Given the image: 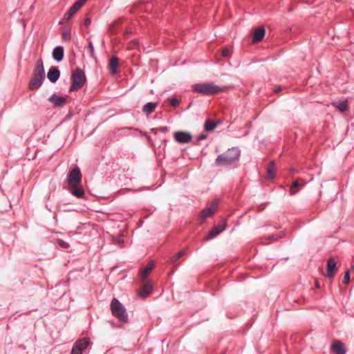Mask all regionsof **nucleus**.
<instances>
[{"label": "nucleus", "mask_w": 354, "mask_h": 354, "mask_svg": "<svg viewBox=\"0 0 354 354\" xmlns=\"http://www.w3.org/2000/svg\"><path fill=\"white\" fill-rule=\"evenodd\" d=\"M349 280H350V272H349V270H348L345 272V274H344L342 281L344 284H347L349 282Z\"/></svg>", "instance_id": "obj_34"}, {"label": "nucleus", "mask_w": 354, "mask_h": 354, "mask_svg": "<svg viewBox=\"0 0 354 354\" xmlns=\"http://www.w3.org/2000/svg\"><path fill=\"white\" fill-rule=\"evenodd\" d=\"M45 80V71L44 68L43 60H37L33 70L32 77H31L28 88L31 91L38 89L43 84Z\"/></svg>", "instance_id": "obj_3"}, {"label": "nucleus", "mask_w": 354, "mask_h": 354, "mask_svg": "<svg viewBox=\"0 0 354 354\" xmlns=\"http://www.w3.org/2000/svg\"><path fill=\"white\" fill-rule=\"evenodd\" d=\"M175 141L179 144H186L192 139V133L188 131H176L174 134Z\"/></svg>", "instance_id": "obj_8"}, {"label": "nucleus", "mask_w": 354, "mask_h": 354, "mask_svg": "<svg viewBox=\"0 0 354 354\" xmlns=\"http://www.w3.org/2000/svg\"><path fill=\"white\" fill-rule=\"evenodd\" d=\"M91 19L87 18L84 21V24H85V26H88L91 24Z\"/></svg>", "instance_id": "obj_40"}, {"label": "nucleus", "mask_w": 354, "mask_h": 354, "mask_svg": "<svg viewBox=\"0 0 354 354\" xmlns=\"http://www.w3.org/2000/svg\"><path fill=\"white\" fill-rule=\"evenodd\" d=\"M88 0H79L76 1L74 5L78 8L80 9V8Z\"/></svg>", "instance_id": "obj_36"}, {"label": "nucleus", "mask_w": 354, "mask_h": 354, "mask_svg": "<svg viewBox=\"0 0 354 354\" xmlns=\"http://www.w3.org/2000/svg\"><path fill=\"white\" fill-rule=\"evenodd\" d=\"M169 101L170 105L173 107H176L180 104V101L177 98H175V97L170 98L169 100Z\"/></svg>", "instance_id": "obj_30"}, {"label": "nucleus", "mask_w": 354, "mask_h": 354, "mask_svg": "<svg viewBox=\"0 0 354 354\" xmlns=\"http://www.w3.org/2000/svg\"><path fill=\"white\" fill-rule=\"evenodd\" d=\"M56 243L60 248H62V249H64V250H67L70 248V244L68 242H66L61 239H57L56 241Z\"/></svg>", "instance_id": "obj_27"}, {"label": "nucleus", "mask_w": 354, "mask_h": 354, "mask_svg": "<svg viewBox=\"0 0 354 354\" xmlns=\"http://www.w3.org/2000/svg\"><path fill=\"white\" fill-rule=\"evenodd\" d=\"M71 354H82V352L77 351V350L75 351V353H73V347Z\"/></svg>", "instance_id": "obj_43"}, {"label": "nucleus", "mask_w": 354, "mask_h": 354, "mask_svg": "<svg viewBox=\"0 0 354 354\" xmlns=\"http://www.w3.org/2000/svg\"><path fill=\"white\" fill-rule=\"evenodd\" d=\"M219 200L218 198L214 199L208 207L203 209L200 214V219L202 222L205 221L206 218L211 217L218 208Z\"/></svg>", "instance_id": "obj_7"}, {"label": "nucleus", "mask_w": 354, "mask_h": 354, "mask_svg": "<svg viewBox=\"0 0 354 354\" xmlns=\"http://www.w3.org/2000/svg\"><path fill=\"white\" fill-rule=\"evenodd\" d=\"M88 0H79L76 1L74 5L78 8L80 9V8Z\"/></svg>", "instance_id": "obj_35"}, {"label": "nucleus", "mask_w": 354, "mask_h": 354, "mask_svg": "<svg viewBox=\"0 0 354 354\" xmlns=\"http://www.w3.org/2000/svg\"><path fill=\"white\" fill-rule=\"evenodd\" d=\"M60 77V71L57 66H51L48 71L47 78L52 83H55Z\"/></svg>", "instance_id": "obj_12"}, {"label": "nucleus", "mask_w": 354, "mask_h": 354, "mask_svg": "<svg viewBox=\"0 0 354 354\" xmlns=\"http://www.w3.org/2000/svg\"><path fill=\"white\" fill-rule=\"evenodd\" d=\"M158 131L161 132V133H167L169 131V129H168L167 127H160L158 129H151V131L155 133H157Z\"/></svg>", "instance_id": "obj_29"}, {"label": "nucleus", "mask_w": 354, "mask_h": 354, "mask_svg": "<svg viewBox=\"0 0 354 354\" xmlns=\"http://www.w3.org/2000/svg\"><path fill=\"white\" fill-rule=\"evenodd\" d=\"M315 286L317 288H319V284L317 281H316Z\"/></svg>", "instance_id": "obj_45"}, {"label": "nucleus", "mask_w": 354, "mask_h": 354, "mask_svg": "<svg viewBox=\"0 0 354 354\" xmlns=\"http://www.w3.org/2000/svg\"><path fill=\"white\" fill-rule=\"evenodd\" d=\"M232 52L228 48H224L222 50L221 55L224 57H229L231 56Z\"/></svg>", "instance_id": "obj_33"}, {"label": "nucleus", "mask_w": 354, "mask_h": 354, "mask_svg": "<svg viewBox=\"0 0 354 354\" xmlns=\"http://www.w3.org/2000/svg\"><path fill=\"white\" fill-rule=\"evenodd\" d=\"M90 339L88 337H84L77 340L73 346V353H75L76 350L83 353L90 344Z\"/></svg>", "instance_id": "obj_10"}, {"label": "nucleus", "mask_w": 354, "mask_h": 354, "mask_svg": "<svg viewBox=\"0 0 354 354\" xmlns=\"http://www.w3.org/2000/svg\"><path fill=\"white\" fill-rule=\"evenodd\" d=\"M241 151L238 147H232L227 151L217 156L215 160L216 166H229L232 165L239 160Z\"/></svg>", "instance_id": "obj_2"}, {"label": "nucleus", "mask_w": 354, "mask_h": 354, "mask_svg": "<svg viewBox=\"0 0 354 354\" xmlns=\"http://www.w3.org/2000/svg\"><path fill=\"white\" fill-rule=\"evenodd\" d=\"M301 185L298 180H295L290 187V195H295L296 194L300 189Z\"/></svg>", "instance_id": "obj_25"}, {"label": "nucleus", "mask_w": 354, "mask_h": 354, "mask_svg": "<svg viewBox=\"0 0 354 354\" xmlns=\"http://www.w3.org/2000/svg\"><path fill=\"white\" fill-rule=\"evenodd\" d=\"M115 243H117V244L120 245V244H122V243H123V240H122V238L120 237V238L117 239V241H115Z\"/></svg>", "instance_id": "obj_39"}, {"label": "nucleus", "mask_w": 354, "mask_h": 354, "mask_svg": "<svg viewBox=\"0 0 354 354\" xmlns=\"http://www.w3.org/2000/svg\"><path fill=\"white\" fill-rule=\"evenodd\" d=\"M79 9L73 4L70 9L64 14V19L69 20Z\"/></svg>", "instance_id": "obj_24"}, {"label": "nucleus", "mask_w": 354, "mask_h": 354, "mask_svg": "<svg viewBox=\"0 0 354 354\" xmlns=\"http://www.w3.org/2000/svg\"><path fill=\"white\" fill-rule=\"evenodd\" d=\"M64 55V48L61 46H56L53 50V57L56 62H61L63 60Z\"/></svg>", "instance_id": "obj_15"}, {"label": "nucleus", "mask_w": 354, "mask_h": 354, "mask_svg": "<svg viewBox=\"0 0 354 354\" xmlns=\"http://www.w3.org/2000/svg\"><path fill=\"white\" fill-rule=\"evenodd\" d=\"M62 39L64 41H69L71 39V33L69 31L64 30L62 32Z\"/></svg>", "instance_id": "obj_32"}, {"label": "nucleus", "mask_w": 354, "mask_h": 354, "mask_svg": "<svg viewBox=\"0 0 354 354\" xmlns=\"http://www.w3.org/2000/svg\"><path fill=\"white\" fill-rule=\"evenodd\" d=\"M231 86H219L213 82H205L196 84L192 86L194 91L202 94L203 95L210 96L225 92L232 88Z\"/></svg>", "instance_id": "obj_1"}, {"label": "nucleus", "mask_w": 354, "mask_h": 354, "mask_svg": "<svg viewBox=\"0 0 354 354\" xmlns=\"http://www.w3.org/2000/svg\"><path fill=\"white\" fill-rule=\"evenodd\" d=\"M176 254H177V256H178L180 258V257H182L183 256L185 255V250H181V251H179L178 252H177Z\"/></svg>", "instance_id": "obj_38"}, {"label": "nucleus", "mask_w": 354, "mask_h": 354, "mask_svg": "<svg viewBox=\"0 0 354 354\" xmlns=\"http://www.w3.org/2000/svg\"><path fill=\"white\" fill-rule=\"evenodd\" d=\"M48 101L53 103L55 106H62L66 104V99L62 96H58L56 94L51 95Z\"/></svg>", "instance_id": "obj_13"}, {"label": "nucleus", "mask_w": 354, "mask_h": 354, "mask_svg": "<svg viewBox=\"0 0 354 354\" xmlns=\"http://www.w3.org/2000/svg\"><path fill=\"white\" fill-rule=\"evenodd\" d=\"M87 49L90 54V56L91 57H94V47L91 41H88Z\"/></svg>", "instance_id": "obj_28"}, {"label": "nucleus", "mask_w": 354, "mask_h": 354, "mask_svg": "<svg viewBox=\"0 0 354 354\" xmlns=\"http://www.w3.org/2000/svg\"><path fill=\"white\" fill-rule=\"evenodd\" d=\"M157 105V102H147L142 106V111L148 115L155 111Z\"/></svg>", "instance_id": "obj_20"}, {"label": "nucleus", "mask_w": 354, "mask_h": 354, "mask_svg": "<svg viewBox=\"0 0 354 354\" xmlns=\"http://www.w3.org/2000/svg\"><path fill=\"white\" fill-rule=\"evenodd\" d=\"M118 66V59L116 57H112L109 62L110 73L112 75H115L117 73V68Z\"/></svg>", "instance_id": "obj_22"}, {"label": "nucleus", "mask_w": 354, "mask_h": 354, "mask_svg": "<svg viewBox=\"0 0 354 354\" xmlns=\"http://www.w3.org/2000/svg\"><path fill=\"white\" fill-rule=\"evenodd\" d=\"M336 260L334 257H330L327 261L326 277L332 278L335 274Z\"/></svg>", "instance_id": "obj_11"}, {"label": "nucleus", "mask_w": 354, "mask_h": 354, "mask_svg": "<svg viewBox=\"0 0 354 354\" xmlns=\"http://www.w3.org/2000/svg\"><path fill=\"white\" fill-rule=\"evenodd\" d=\"M153 267V263L149 262L147 266L140 272L139 276L142 281H144L148 277Z\"/></svg>", "instance_id": "obj_16"}, {"label": "nucleus", "mask_w": 354, "mask_h": 354, "mask_svg": "<svg viewBox=\"0 0 354 354\" xmlns=\"http://www.w3.org/2000/svg\"><path fill=\"white\" fill-rule=\"evenodd\" d=\"M332 351L335 354H346L344 345L339 341H335L332 344Z\"/></svg>", "instance_id": "obj_19"}, {"label": "nucleus", "mask_w": 354, "mask_h": 354, "mask_svg": "<svg viewBox=\"0 0 354 354\" xmlns=\"http://www.w3.org/2000/svg\"><path fill=\"white\" fill-rule=\"evenodd\" d=\"M284 235V233L283 232H281L279 233V234H272V236H270V239L272 241H277L279 239L283 237Z\"/></svg>", "instance_id": "obj_31"}, {"label": "nucleus", "mask_w": 354, "mask_h": 354, "mask_svg": "<svg viewBox=\"0 0 354 354\" xmlns=\"http://www.w3.org/2000/svg\"><path fill=\"white\" fill-rule=\"evenodd\" d=\"M266 34V30L264 27H259L257 29L255 30L252 38V41L254 43L259 42L261 41Z\"/></svg>", "instance_id": "obj_17"}, {"label": "nucleus", "mask_w": 354, "mask_h": 354, "mask_svg": "<svg viewBox=\"0 0 354 354\" xmlns=\"http://www.w3.org/2000/svg\"><path fill=\"white\" fill-rule=\"evenodd\" d=\"M82 176L80 169L76 167L71 169L67 176L68 187H75L79 185L82 181Z\"/></svg>", "instance_id": "obj_6"}, {"label": "nucleus", "mask_w": 354, "mask_h": 354, "mask_svg": "<svg viewBox=\"0 0 354 354\" xmlns=\"http://www.w3.org/2000/svg\"><path fill=\"white\" fill-rule=\"evenodd\" d=\"M333 106L338 109L340 112H344L348 109L347 100H339L333 103Z\"/></svg>", "instance_id": "obj_21"}, {"label": "nucleus", "mask_w": 354, "mask_h": 354, "mask_svg": "<svg viewBox=\"0 0 354 354\" xmlns=\"http://www.w3.org/2000/svg\"><path fill=\"white\" fill-rule=\"evenodd\" d=\"M180 259L178 256H177V254H174L170 258L169 262L171 264H176L177 261Z\"/></svg>", "instance_id": "obj_37"}, {"label": "nucleus", "mask_w": 354, "mask_h": 354, "mask_svg": "<svg viewBox=\"0 0 354 354\" xmlns=\"http://www.w3.org/2000/svg\"><path fill=\"white\" fill-rule=\"evenodd\" d=\"M69 189H71V194L77 198H84L85 197V192L82 186L77 185L75 187H68Z\"/></svg>", "instance_id": "obj_18"}, {"label": "nucleus", "mask_w": 354, "mask_h": 354, "mask_svg": "<svg viewBox=\"0 0 354 354\" xmlns=\"http://www.w3.org/2000/svg\"><path fill=\"white\" fill-rule=\"evenodd\" d=\"M281 91V87H278V88H276L274 89V92H275V93H279V92H280Z\"/></svg>", "instance_id": "obj_44"}, {"label": "nucleus", "mask_w": 354, "mask_h": 354, "mask_svg": "<svg viewBox=\"0 0 354 354\" xmlns=\"http://www.w3.org/2000/svg\"><path fill=\"white\" fill-rule=\"evenodd\" d=\"M274 169H275L274 162L271 161L269 163V165L267 167V170H266V176L268 179L272 180V179L274 178V177H275Z\"/></svg>", "instance_id": "obj_23"}, {"label": "nucleus", "mask_w": 354, "mask_h": 354, "mask_svg": "<svg viewBox=\"0 0 354 354\" xmlns=\"http://www.w3.org/2000/svg\"><path fill=\"white\" fill-rule=\"evenodd\" d=\"M153 289L152 283L151 282H147L145 283L142 287L140 288L138 296L142 299H145L147 297L149 294L151 292Z\"/></svg>", "instance_id": "obj_14"}, {"label": "nucleus", "mask_w": 354, "mask_h": 354, "mask_svg": "<svg viewBox=\"0 0 354 354\" xmlns=\"http://www.w3.org/2000/svg\"><path fill=\"white\" fill-rule=\"evenodd\" d=\"M227 227V221H224L223 224H218L216 226H214L206 235L205 239L208 241L214 239L218 234L221 233L223 230H225Z\"/></svg>", "instance_id": "obj_9"}, {"label": "nucleus", "mask_w": 354, "mask_h": 354, "mask_svg": "<svg viewBox=\"0 0 354 354\" xmlns=\"http://www.w3.org/2000/svg\"><path fill=\"white\" fill-rule=\"evenodd\" d=\"M86 81L84 71L80 68L75 69L71 75L72 84L69 88V92H74L81 89Z\"/></svg>", "instance_id": "obj_4"}, {"label": "nucleus", "mask_w": 354, "mask_h": 354, "mask_svg": "<svg viewBox=\"0 0 354 354\" xmlns=\"http://www.w3.org/2000/svg\"><path fill=\"white\" fill-rule=\"evenodd\" d=\"M206 135L202 134L198 137V140H204L206 138Z\"/></svg>", "instance_id": "obj_42"}, {"label": "nucleus", "mask_w": 354, "mask_h": 354, "mask_svg": "<svg viewBox=\"0 0 354 354\" xmlns=\"http://www.w3.org/2000/svg\"><path fill=\"white\" fill-rule=\"evenodd\" d=\"M131 44L135 47L138 46V42L136 40H133L131 41Z\"/></svg>", "instance_id": "obj_41"}, {"label": "nucleus", "mask_w": 354, "mask_h": 354, "mask_svg": "<svg viewBox=\"0 0 354 354\" xmlns=\"http://www.w3.org/2000/svg\"><path fill=\"white\" fill-rule=\"evenodd\" d=\"M217 124L216 122H214V121H212L210 120H207L205 121V130L206 131H208V132H210V131H212L215 129V128L216 127Z\"/></svg>", "instance_id": "obj_26"}, {"label": "nucleus", "mask_w": 354, "mask_h": 354, "mask_svg": "<svg viewBox=\"0 0 354 354\" xmlns=\"http://www.w3.org/2000/svg\"><path fill=\"white\" fill-rule=\"evenodd\" d=\"M111 310L114 317L118 318L122 322H128V314L124 306L120 301L113 298L111 302Z\"/></svg>", "instance_id": "obj_5"}]
</instances>
